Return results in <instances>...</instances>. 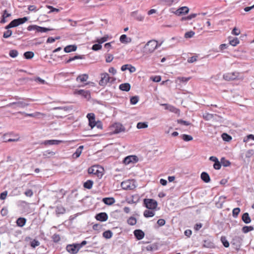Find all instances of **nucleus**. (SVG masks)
<instances>
[{
  "mask_svg": "<svg viewBox=\"0 0 254 254\" xmlns=\"http://www.w3.org/2000/svg\"><path fill=\"white\" fill-rule=\"evenodd\" d=\"M143 205L148 209L154 210L156 208L158 203L155 199L152 198H145L143 199Z\"/></svg>",
  "mask_w": 254,
  "mask_h": 254,
  "instance_id": "f257e3e1",
  "label": "nucleus"
},
{
  "mask_svg": "<svg viewBox=\"0 0 254 254\" xmlns=\"http://www.w3.org/2000/svg\"><path fill=\"white\" fill-rule=\"evenodd\" d=\"M29 104L26 103L23 101H18L9 103L6 105L7 107H12L13 109H16L17 107L20 108H24L25 107L29 106Z\"/></svg>",
  "mask_w": 254,
  "mask_h": 254,
  "instance_id": "f03ea898",
  "label": "nucleus"
},
{
  "mask_svg": "<svg viewBox=\"0 0 254 254\" xmlns=\"http://www.w3.org/2000/svg\"><path fill=\"white\" fill-rule=\"evenodd\" d=\"M240 74L237 71L226 73L223 74V79L226 81L234 80L238 79Z\"/></svg>",
  "mask_w": 254,
  "mask_h": 254,
  "instance_id": "7ed1b4c3",
  "label": "nucleus"
},
{
  "mask_svg": "<svg viewBox=\"0 0 254 254\" xmlns=\"http://www.w3.org/2000/svg\"><path fill=\"white\" fill-rule=\"evenodd\" d=\"M88 173L90 174L95 175L99 178H102L103 175L102 171L100 170L97 166L89 167L88 169Z\"/></svg>",
  "mask_w": 254,
  "mask_h": 254,
  "instance_id": "20e7f679",
  "label": "nucleus"
},
{
  "mask_svg": "<svg viewBox=\"0 0 254 254\" xmlns=\"http://www.w3.org/2000/svg\"><path fill=\"white\" fill-rule=\"evenodd\" d=\"M74 94L80 95L85 99L89 100L91 98L90 92L89 90L83 89H76L74 92Z\"/></svg>",
  "mask_w": 254,
  "mask_h": 254,
  "instance_id": "39448f33",
  "label": "nucleus"
},
{
  "mask_svg": "<svg viewBox=\"0 0 254 254\" xmlns=\"http://www.w3.org/2000/svg\"><path fill=\"white\" fill-rule=\"evenodd\" d=\"M157 42L156 40L148 41L145 46V48L150 53L153 52L157 47Z\"/></svg>",
  "mask_w": 254,
  "mask_h": 254,
  "instance_id": "423d86ee",
  "label": "nucleus"
},
{
  "mask_svg": "<svg viewBox=\"0 0 254 254\" xmlns=\"http://www.w3.org/2000/svg\"><path fill=\"white\" fill-rule=\"evenodd\" d=\"M111 78L107 73H103L101 74V79L99 82L100 85L105 86L110 82Z\"/></svg>",
  "mask_w": 254,
  "mask_h": 254,
  "instance_id": "0eeeda50",
  "label": "nucleus"
},
{
  "mask_svg": "<svg viewBox=\"0 0 254 254\" xmlns=\"http://www.w3.org/2000/svg\"><path fill=\"white\" fill-rule=\"evenodd\" d=\"M138 161V158L137 156L134 155H130L126 157L123 160V163L126 165H128L131 163H136Z\"/></svg>",
  "mask_w": 254,
  "mask_h": 254,
  "instance_id": "6e6552de",
  "label": "nucleus"
},
{
  "mask_svg": "<svg viewBox=\"0 0 254 254\" xmlns=\"http://www.w3.org/2000/svg\"><path fill=\"white\" fill-rule=\"evenodd\" d=\"M66 251L71 254H75L79 250L77 244L68 245L66 247Z\"/></svg>",
  "mask_w": 254,
  "mask_h": 254,
  "instance_id": "1a4fd4ad",
  "label": "nucleus"
},
{
  "mask_svg": "<svg viewBox=\"0 0 254 254\" xmlns=\"http://www.w3.org/2000/svg\"><path fill=\"white\" fill-rule=\"evenodd\" d=\"M95 218L98 221L104 222L108 218V214L106 212H100L95 215Z\"/></svg>",
  "mask_w": 254,
  "mask_h": 254,
  "instance_id": "9d476101",
  "label": "nucleus"
},
{
  "mask_svg": "<svg viewBox=\"0 0 254 254\" xmlns=\"http://www.w3.org/2000/svg\"><path fill=\"white\" fill-rule=\"evenodd\" d=\"M125 127L120 124H116L113 127L112 132L114 134H117L125 130Z\"/></svg>",
  "mask_w": 254,
  "mask_h": 254,
  "instance_id": "9b49d317",
  "label": "nucleus"
},
{
  "mask_svg": "<svg viewBox=\"0 0 254 254\" xmlns=\"http://www.w3.org/2000/svg\"><path fill=\"white\" fill-rule=\"evenodd\" d=\"M189 11V8L187 6H182L178 8L175 12V14L180 16L182 14H187Z\"/></svg>",
  "mask_w": 254,
  "mask_h": 254,
  "instance_id": "f8f14e48",
  "label": "nucleus"
},
{
  "mask_svg": "<svg viewBox=\"0 0 254 254\" xmlns=\"http://www.w3.org/2000/svg\"><path fill=\"white\" fill-rule=\"evenodd\" d=\"M121 187L125 190H132L134 188V185H131V182L129 181L123 182L121 183Z\"/></svg>",
  "mask_w": 254,
  "mask_h": 254,
  "instance_id": "ddd939ff",
  "label": "nucleus"
},
{
  "mask_svg": "<svg viewBox=\"0 0 254 254\" xmlns=\"http://www.w3.org/2000/svg\"><path fill=\"white\" fill-rule=\"evenodd\" d=\"M133 234L135 237L138 240H140L144 237V233L140 229H136L133 231Z\"/></svg>",
  "mask_w": 254,
  "mask_h": 254,
  "instance_id": "4468645a",
  "label": "nucleus"
},
{
  "mask_svg": "<svg viewBox=\"0 0 254 254\" xmlns=\"http://www.w3.org/2000/svg\"><path fill=\"white\" fill-rule=\"evenodd\" d=\"M62 142V140H46L41 143V144H44L45 145H58Z\"/></svg>",
  "mask_w": 254,
  "mask_h": 254,
  "instance_id": "2eb2a0df",
  "label": "nucleus"
},
{
  "mask_svg": "<svg viewBox=\"0 0 254 254\" xmlns=\"http://www.w3.org/2000/svg\"><path fill=\"white\" fill-rule=\"evenodd\" d=\"M128 69L130 73L134 72L136 71V68L131 64H124L121 67L122 71H124Z\"/></svg>",
  "mask_w": 254,
  "mask_h": 254,
  "instance_id": "dca6fc26",
  "label": "nucleus"
},
{
  "mask_svg": "<svg viewBox=\"0 0 254 254\" xmlns=\"http://www.w3.org/2000/svg\"><path fill=\"white\" fill-rule=\"evenodd\" d=\"M131 16L132 17H133L135 19L139 21H143L144 18V16L138 13L136 11L132 12L131 13Z\"/></svg>",
  "mask_w": 254,
  "mask_h": 254,
  "instance_id": "f3484780",
  "label": "nucleus"
},
{
  "mask_svg": "<svg viewBox=\"0 0 254 254\" xmlns=\"http://www.w3.org/2000/svg\"><path fill=\"white\" fill-rule=\"evenodd\" d=\"M203 247L204 248L212 249L215 248V245L211 240L207 239L203 241Z\"/></svg>",
  "mask_w": 254,
  "mask_h": 254,
  "instance_id": "a211bd4d",
  "label": "nucleus"
},
{
  "mask_svg": "<svg viewBox=\"0 0 254 254\" xmlns=\"http://www.w3.org/2000/svg\"><path fill=\"white\" fill-rule=\"evenodd\" d=\"M130 85L128 83H122L119 85V89L124 91H129L130 89Z\"/></svg>",
  "mask_w": 254,
  "mask_h": 254,
  "instance_id": "6ab92c4d",
  "label": "nucleus"
},
{
  "mask_svg": "<svg viewBox=\"0 0 254 254\" xmlns=\"http://www.w3.org/2000/svg\"><path fill=\"white\" fill-rule=\"evenodd\" d=\"M83 147V145H80L76 149L75 152L72 154L73 158L76 159L80 156Z\"/></svg>",
  "mask_w": 254,
  "mask_h": 254,
  "instance_id": "aec40b11",
  "label": "nucleus"
},
{
  "mask_svg": "<svg viewBox=\"0 0 254 254\" xmlns=\"http://www.w3.org/2000/svg\"><path fill=\"white\" fill-rule=\"evenodd\" d=\"M144 250L147 251H154L158 249V246L156 243L148 245L146 247H144Z\"/></svg>",
  "mask_w": 254,
  "mask_h": 254,
  "instance_id": "412c9836",
  "label": "nucleus"
},
{
  "mask_svg": "<svg viewBox=\"0 0 254 254\" xmlns=\"http://www.w3.org/2000/svg\"><path fill=\"white\" fill-rule=\"evenodd\" d=\"M102 202L106 205H111L115 202V199L113 197H105L103 198Z\"/></svg>",
  "mask_w": 254,
  "mask_h": 254,
  "instance_id": "4be33fe9",
  "label": "nucleus"
},
{
  "mask_svg": "<svg viewBox=\"0 0 254 254\" xmlns=\"http://www.w3.org/2000/svg\"><path fill=\"white\" fill-rule=\"evenodd\" d=\"M200 177L202 180L206 183H208L210 181V177L208 174L206 172H203L201 173Z\"/></svg>",
  "mask_w": 254,
  "mask_h": 254,
  "instance_id": "5701e85b",
  "label": "nucleus"
},
{
  "mask_svg": "<svg viewBox=\"0 0 254 254\" xmlns=\"http://www.w3.org/2000/svg\"><path fill=\"white\" fill-rule=\"evenodd\" d=\"M77 47L75 45H69L66 46L64 48V51L65 53H70L71 52H74L76 50Z\"/></svg>",
  "mask_w": 254,
  "mask_h": 254,
  "instance_id": "b1692460",
  "label": "nucleus"
},
{
  "mask_svg": "<svg viewBox=\"0 0 254 254\" xmlns=\"http://www.w3.org/2000/svg\"><path fill=\"white\" fill-rule=\"evenodd\" d=\"M242 220L246 224H249L251 222V218L248 212H245L243 214Z\"/></svg>",
  "mask_w": 254,
  "mask_h": 254,
  "instance_id": "393cba45",
  "label": "nucleus"
},
{
  "mask_svg": "<svg viewBox=\"0 0 254 254\" xmlns=\"http://www.w3.org/2000/svg\"><path fill=\"white\" fill-rule=\"evenodd\" d=\"M155 214L153 210H145L143 212V216L146 218L152 217L155 215Z\"/></svg>",
  "mask_w": 254,
  "mask_h": 254,
  "instance_id": "a878e982",
  "label": "nucleus"
},
{
  "mask_svg": "<svg viewBox=\"0 0 254 254\" xmlns=\"http://www.w3.org/2000/svg\"><path fill=\"white\" fill-rule=\"evenodd\" d=\"M26 222V218L24 217H19L16 220V224L18 226L22 227L25 225Z\"/></svg>",
  "mask_w": 254,
  "mask_h": 254,
  "instance_id": "bb28decb",
  "label": "nucleus"
},
{
  "mask_svg": "<svg viewBox=\"0 0 254 254\" xmlns=\"http://www.w3.org/2000/svg\"><path fill=\"white\" fill-rule=\"evenodd\" d=\"M120 41L122 43H128L131 42V40L130 38H127L126 34H123L120 36Z\"/></svg>",
  "mask_w": 254,
  "mask_h": 254,
  "instance_id": "cd10ccee",
  "label": "nucleus"
},
{
  "mask_svg": "<svg viewBox=\"0 0 254 254\" xmlns=\"http://www.w3.org/2000/svg\"><path fill=\"white\" fill-rule=\"evenodd\" d=\"M88 78V75L86 74H83L82 75H79L76 77L77 81H80L81 82H83L86 81Z\"/></svg>",
  "mask_w": 254,
  "mask_h": 254,
  "instance_id": "c85d7f7f",
  "label": "nucleus"
},
{
  "mask_svg": "<svg viewBox=\"0 0 254 254\" xmlns=\"http://www.w3.org/2000/svg\"><path fill=\"white\" fill-rule=\"evenodd\" d=\"M93 185V181L91 180H88L83 184L84 188L87 189H91Z\"/></svg>",
  "mask_w": 254,
  "mask_h": 254,
  "instance_id": "c756f323",
  "label": "nucleus"
},
{
  "mask_svg": "<svg viewBox=\"0 0 254 254\" xmlns=\"http://www.w3.org/2000/svg\"><path fill=\"white\" fill-rule=\"evenodd\" d=\"M223 140L225 141L229 142L232 139V136L227 133H223L221 135Z\"/></svg>",
  "mask_w": 254,
  "mask_h": 254,
  "instance_id": "7c9ffc66",
  "label": "nucleus"
},
{
  "mask_svg": "<svg viewBox=\"0 0 254 254\" xmlns=\"http://www.w3.org/2000/svg\"><path fill=\"white\" fill-rule=\"evenodd\" d=\"M23 56L25 59L29 60L32 59L34 57V54L33 52L27 51L24 53Z\"/></svg>",
  "mask_w": 254,
  "mask_h": 254,
  "instance_id": "2f4dec72",
  "label": "nucleus"
},
{
  "mask_svg": "<svg viewBox=\"0 0 254 254\" xmlns=\"http://www.w3.org/2000/svg\"><path fill=\"white\" fill-rule=\"evenodd\" d=\"M127 223L128 225L133 226L136 223V219L133 216H131L127 220Z\"/></svg>",
  "mask_w": 254,
  "mask_h": 254,
  "instance_id": "473e14b6",
  "label": "nucleus"
},
{
  "mask_svg": "<svg viewBox=\"0 0 254 254\" xmlns=\"http://www.w3.org/2000/svg\"><path fill=\"white\" fill-rule=\"evenodd\" d=\"M254 229V228L252 226H245L242 228V232L244 233H247Z\"/></svg>",
  "mask_w": 254,
  "mask_h": 254,
  "instance_id": "72a5a7b5",
  "label": "nucleus"
},
{
  "mask_svg": "<svg viewBox=\"0 0 254 254\" xmlns=\"http://www.w3.org/2000/svg\"><path fill=\"white\" fill-rule=\"evenodd\" d=\"M112 236L113 233L111 230H107L103 233V237L106 239H110Z\"/></svg>",
  "mask_w": 254,
  "mask_h": 254,
  "instance_id": "f704fd0d",
  "label": "nucleus"
},
{
  "mask_svg": "<svg viewBox=\"0 0 254 254\" xmlns=\"http://www.w3.org/2000/svg\"><path fill=\"white\" fill-rule=\"evenodd\" d=\"M56 212L57 214H64L65 212V208L62 206H58L56 208Z\"/></svg>",
  "mask_w": 254,
  "mask_h": 254,
  "instance_id": "c9c22d12",
  "label": "nucleus"
},
{
  "mask_svg": "<svg viewBox=\"0 0 254 254\" xmlns=\"http://www.w3.org/2000/svg\"><path fill=\"white\" fill-rule=\"evenodd\" d=\"M220 161L221 165H223L224 167H228L231 165L230 162L226 159L224 157L221 158Z\"/></svg>",
  "mask_w": 254,
  "mask_h": 254,
  "instance_id": "e433bc0d",
  "label": "nucleus"
},
{
  "mask_svg": "<svg viewBox=\"0 0 254 254\" xmlns=\"http://www.w3.org/2000/svg\"><path fill=\"white\" fill-rule=\"evenodd\" d=\"M181 138L185 141H189L193 139L192 137L188 134H183L181 135Z\"/></svg>",
  "mask_w": 254,
  "mask_h": 254,
  "instance_id": "4c0bfd02",
  "label": "nucleus"
},
{
  "mask_svg": "<svg viewBox=\"0 0 254 254\" xmlns=\"http://www.w3.org/2000/svg\"><path fill=\"white\" fill-rule=\"evenodd\" d=\"M136 127L138 129L145 128L148 127V124L147 122H139L137 123Z\"/></svg>",
  "mask_w": 254,
  "mask_h": 254,
  "instance_id": "58836bf2",
  "label": "nucleus"
},
{
  "mask_svg": "<svg viewBox=\"0 0 254 254\" xmlns=\"http://www.w3.org/2000/svg\"><path fill=\"white\" fill-rule=\"evenodd\" d=\"M52 30H53V29L38 26L37 32H40V33H44V32H47L51 31Z\"/></svg>",
  "mask_w": 254,
  "mask_h": 254,
  "instance_id": "ea45409f",
  "label": "nucleus"
},
{
  "mask_svg": "<svg viewBox=\"0 0 254 254\" xmlns=\"http://www.w3.org/2000/svg\"><path fill=\"white\" fill-rule=\"evenodd\" d=\"M239 40L237 38H234L232 40L230 39H229V44L233 46H237L239 43Z\"/></svg>",
  "mask_w": 254,
  "mask_h": 254,
  "instance_id": "a19ab883",
  "label": "nucleus"
},
{
  "mask_svg": "<svg viewBox=\"0 0 254 254\" xmlns=\"http://www.w3.org/2000/svg\"><path fill=\"white\" fill-rule=\"evenodd\" d=\"M28 18L27 17H23L22 18L15 19V20L17 21L18 25H19L25 23L26 21L28 20Z\"/></svg>",
  "mask_w": 254,
  "mask_h": 254,
  "instance_id": "79ce46f5",
  "label": "nucleus"
},
{
  "mask_svg": "<svg viewBox=\"0 0 254 254\" xmlns=\"http://www.w3.org/2000/svg\"><path fill=\"white\" fill-rule=\"evenodd\" d=\"M55 154V153L53 151L50 150H47L43 152V156L44 157H49L50 156H53Z\"/></svg>",
  "mask_w": 254,
  "mask_h": 254,
  "instance_id": "37998d69",
  "label": "nucleus"
},
{
  "mask_svg": "<svg viewBox=\"0 0 254 254\" xmlns=\"http://www.w3.org/2000/svg\"><path fill=\"white\" fill-rule=\"evenodd\" d=\"M40 245V242L36 239H33L30 242V246L33 248Z\"/></svg>",
  "mask_w": 254,
  "mask_h": 254,
  "instance_id": "c03bdc74",
  "label": "nucleus"
},
{
  "mask_svg": "<svg viewBox=\"0 0 254 254\" xmlns=\"http://www.w3.org/2000/svg\"><path fill=\"white\" fill-rule=\"evenodd\" d=\"M139 100V97L137 96H132L130 99V103L132 105H135Z\"/></svg>",
  "mask_w": 254,
  "mask_h": 254,
  "instance_id": "a18cd8bd",
  "label": "nucleus"
},
{
  "mask_svg": "<svg viewBox=\"0 0 254 254\" xmlns=\"http://www.w3.org/2000/svg\"><path fill=\"white\" fill-rule=\"evenodd\" d=\"M14 114H15V115L21 114V115H24L25 117H35L36 116L35 114H33V113L28 114V113H26L24 112H20V111L18 112L15 113Z\"/></svg>",
  "mask_w": 254,
  "mask_h": 254,
  "instance_id": "49530a36",
  "label": "nucleus"
},
{
  "mask_svg": "<svg viewBox=\"0 0 254 254\" xmlns=\"http://www.w3.org/2000/svg\"><path fill=\"white\" fill-rule=\"evenodd\" d=\"M18 54V52L16 50H11L9 51V55L10 57L12 58H16Z\"/></svg>",
  "mask_w": 254,
  "mask_h": 254,
  "instance_id": "de8ad7c7",
  "label": "nucleus"
},
{
  "mask_svg": "<svg viewBox=\"0 0 254 254\" xmlns=\"http://www.w3.org/2000/svg\"><path fill=\"white\" fill-rule=\"evenodd\" d=\"M221 242L222 243L223 246L225 248H228L229 247V243L226 240V238L225 237H221Z\"/></svg>",
  "mask_w": 254,
  "mask_h": 254,
  "instance_id": "09e8293b",
  "label": "nucleus"
},
{
  "mask_svg": "<svg viewBox=\"0 0 254 254\" xmlns=\"http://www.w3.org/2000/svg\"><path fill=\"white\" fill-rule=\"evenodd\" d=\"M46 7L50 9V11H49L48 13H51V12H58L60 11V9H58V8H56L55 7H54L53 6H51V5H46Z\"/></svg>",
  "mask_w": 254,
  "mask_h": 254,
  "instance_id": "8fccbe9b",
  "label": "nucleus"
},
{
  "mask_svg": "<svg viewBox=\"0 0 254 254\" xmlns=\"http://www.w3.org/2000/svg\"><path fill=\"white\" fill-rule=\"evenodd\" d=\"M159 1L163 4H166L168 6H171L174 2L173 0H159Z\"/></svg>",
  "mask_w": 254,
  "mask_h": 254,
  "instance_id": "3c124183",
  "label": "nucleus"
},
{
  "mask_svg": "<svg viewBox=\"0 0 254 254\" xmlns=\"http://www.w3.org/2000/svg\"><path fill=\"white\" fill-rule=\"evenodd\" d=\"M240 212V209L239 207L233 209L232 211V215L234 218H237Z\"/></svg>",
  "mask_w": 254,
  "mask_h": 254,
  "instance_id": "603ef678",
  "label": "nucleus"
},
{
  "mask_svg": "<svg viewBox=\"0 0 254 254\" xmlns=\"http://www.w3.org/2000/svg\"><path fill=\"white\" fill-rule=\"evenodd\" d=\"M251 139L254 140V135L250 134L248 135H247L246 137L244 138V142H248Z\"/></svg>",
  "mask_w": 254,
  "mask_h": 254,
  "instance_id": "864d4df0",
  "label": "nucleus"
},
{
  "mask_svg": "<svg viewBox=\"0 0 254 254\" xmlns=\"http://www.w3.org/2000/svg\"><path fill=\"white\" fill-rule=\"evenodd\" d=\"M52 240L55 243H58L61 240V238L59 235L55 234L52 236Z\"/></svg>",
  "mask_w": 254,
  "mask_h": 254,
  "instance_id": "5fc2aeb1",
  "label": "nucleus"
},
{
  "mask_svg": "<svg viewBox=\"0 0 254 254\" xmlns=\"http://www.w3.org/2000/svg\"><path fill=\"white\" fill-rule=\"evenodd\" d=\"M196 16V14L192 13V14H191L187 16L183 17L182 18V20H190L192 18H193L195 17Z\"/></svg>",
  "mask_w": 254,
  "mask_h": 254,
  "instance_id": "6e6d98bb",
  "label": "nucleus"
},
{
  "mask_svg": "<svg viewBox=\"0 0 254 254\" xmlns=\"http://www.w3.org/2000/svg\"><path fill=\"white\" fill-rule=\"evenodd\" d=\"M13 99H15L17 101H33V100L31 99H30V98H21L20 97H19L18 96H14L13 97Z\"/></svg>",
  "mask_w": 254,
  "mask_h": 254,
  "instance_id": "4d7b16f0",
  "label": "nucleus"
},
{
  "mask_svg": "<svg viewBox=\"0 0 254 254\" xmlns=\"http://www.w3.org/2000/svg\"><path fill=\"white\" fill-rule=\"evenodd\" d=\"M102 48V45L101 44L98 43V44H95L92 46V49L95 51H98Z\"/></svg>",
  "mask_w": 254,
  "mask_h": 254,
  "instance_id": "13d9d810",
  "label": "nucleus"
},
{
  "mask_svg": "<svg viewBox=\"0 0 254 254\" xmlns=\"http://www.w3.org/2000/svg\"><path fill=\"white\" fill-rule=\"evenodd\" d=\"M177 122L179 124H181L186 126H188L190 125V123L189 122L184 121L182 119L177 120Z\"/></svg>",
  "mask_w": 254,
  "mask_h": 254,
  "instance_id": "bf43d9fd",
  "label": "nucleus"
},
{
  "mask_svg": "<svg viewBox=\"0 0 254 254\" xmlns=\"http://www.w3.org/2000/svg\"><path fill=\"white\" fill-rule=\"evenodd\" d=\"M12 31L11 30H7L5 31L3 35V37L4 38H8L12 35Z\"/></svg>",
  "mask_w": 254,
  "mask_h": 254,
  "instance_id": "052dcab7",
  "label": "nucleus"
},
{
  "mask_svg": "<svg viewBox=\"0 0 254 254\" xmlns=\"http://www.w3.org/2000/svg\"><path fill=\"white\" fill-rule=\"evenodd\" d=\"M194 34L195 33L192 31H188L185 34V38H190L194 36Z\"/></svg>",
  "mask_w": 254,
  "mask_h": 254,
  "instance_id": "680f3d73",
  "label": "nucleus"
},
{
  "mask_svg": "<svg viewBox=\"0 0 254 254\" xmlns=\"http://www.w3.org/2000/svg\"><path fill=\"white\" fill-rule=\"evenodd\" d=\"M108 36H105L100 39H98L97 40L96 42L101 44L104 43L105 42L107 41L108 40Z\"/></svg>",
  "mask_w": 254,
  "mask_h": 254,
  "instance_id": "e2e57ef3",
  "label": "nucleus"
},
{
  "mask_svg": "<svg viewBox=\"0 0 254 254\" xmlns=\"http://www.w3.org/2000/svg\"><path fill=\"white\" fill-rule=\"evenodd\" d=\"M150 79L154 82H158L161 81V77L159 75L152 76Z\"/></svg>",
  "mask_w": 254,
  "mask_h": 254,
  "instance_id": "0e129e2a",
  "label": "nucleus"
},
{
  "mask_svg": "<svg viewBox=\"0 0 254 254\" xmlns=\"http://www.w3.org/2000/svg\"><path fill=\"white\" fill-rule=\"evenodd\" d=\"M204 120L206 121L210 120L213 118V115L209 113H205L203 115Z\"/></svg>",
  "mask_w": 254,
  "mask_h": 254,
  "instance_id": "69168bd1",
  "label": "nucleus"
},
{
  "mask_svg": "<svg viewBox=\"0 0 254 254\" xmlns=\"http://www.w3.org/2000/svg\"><path fill=\"white\" fill-rule=\"evenodd\" d=\"M88 120V121H92V120H94L95 119V114L94 113H88L86 116Z\"/></svg>",
  "mask_w": 254,
  "mask_h": 254,
  "instance_id": "338daca9",
  "label": "nucleus"
},
{
  "mask_svg": "<svg viewBox=\"0 0 254 254\" xmlns=\"http://www.w3.org/2000/svg\"><path fill=\"white\" fill-rule=\"evenodd\" d=\"M221 167V161H219L217 160V162H215L213 164V168L216 170H219Z\"/></svg>",
  "mask_w": 254,
  "mask_h": 254,
  "instance_id": "774afa93",
  "label": "nucleus"
}]
</instances>
